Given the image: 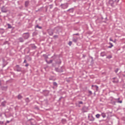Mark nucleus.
Here are the masks:
<instances>
[{
    "mask_svg": "<svg viewBox=\"0 0 125 125\" xmlns=\"http://www.w3.org/2000/svg\"><path fill=\"white\" fill-rule=\"evenodd\" d=\"M28 66H29V63H26V64L25 65V67H28Z\"/></svg>",
    "mask_w": 125,
    "mask_h": 125,
    "instance_id": "nucleus-43",
    "label": "nucleus"
},
{
    "mask_svg": "<svg viewBox=\"0 0 125 125\" xmlns=\"http://www.w3.org/2000/svg\"><path fill=\"white\" fill-rule=\"evenodd\" d=\"M80 34H79V33H76V34H73V36H79Z\"/></svg>",
    "mask_w": 125,
    "mask_h": 125,
    "instance_id": "nucleus-41",
    "label": "nucleus"
},
{
    "mask_svg": "<svg viewBox=\"0 0 125 125\" xmlns=\"http://www.w3.org/2000/svg\"><path fill=\"white\" fill-rule=\"evenodd\" d=\"M9 123H10V121H7V124H9Z\"/></svg>",
    "mask_w": 125,
    "mask_h": 125,
    "instance_id": "nucleus-50",
    "label": "nucleus"
},
{
    "mask_svg": "<svg viewBox=\"0 0 125 125\" xmlns=\"http://www.w3.org/2000/svg\"><path fill=\"white\" fill-rule=\"evenodd\" d=\"M23 98V96H21V95L19 94L18 96V99H22Z\"/></svg>",
    "mask_w": 125,
    "mask_h": 125,
    "instance_id": "nucleus-27",
    "label": "nucleus"
},
{
    "mask_svg": "<svg viewBox=\"0 0 125 125\" xmlns=\"http://www.w3.org/2000/svg\"><path fill=\"white\" fill-rule=\"evenodd\" d=\"M14 70L17 72H22V67H20V65L17 64L14 67Z\"/></svg>",
    "mask_w": 125,
    "mask_h": 125,
    "instance_id": "nucleus-1",
    "label": "nucleus"
},
{
    "mask_svg": "<svg viewBox=\"0 0 125 125\" xmlns=\"http://www.w3.org/2000/svg\"><path fill=\"white\" fill-rule=\"evenodd\" d=\"M35 28H38V29H42V27L39 26V24H37Z\"/></svg>",
    "mask_w": 125,
    "mask_h": 125,
    "instance_id": "nucleus-30",
    "label": "nucleus"
},
{
    "mask_svg": "<svg viewBox=\"0 0 125 125\" xmlns=\"http://www.w3.org/2000/svg\"><path fill=\"white\" fill-rule=\"evenodd\" d=\"M62 68H63V66L61 67V69H59L58 68H56L55 70L56 71V72H59V73H62L63 71V69H62Z\"/></svg>",
    "mask_w": 125,
    "mask_h": 125,
    "instance_id": "nucleus-7",
    "label": "nucleus"
},
{
    "mask_svg": "<svg viewBox=\"0 0 125 125\" xmlns=\"http://www.w3.org/2000/svg\"><path fill=\"white\" fill-rule=\"evenodd\" d=\"M18 41L19 42H24V39H23L22 37H20L18 39Z\"/></svg>",
    "mask_w": 125,
    "mask_h": 125,
    "instance_id": "nucleus-16",
    "label": "nucleus"
},
{
    "mask_svg": "<svg viewBox=\"0 0 125 125\" xmlns=\"http://www.w3.org/2000/svg\"><path fill=\"white\" fill-rule=\"evenodd\" d=\"M22 37L24 40H28L30 37V34H29L28 32L24 33L23 34Z\"/></svg>",
    "mask_w": 125,
    "mask_h": 125,
    "instance_id": "nucleus-3",
    "label": "nucleus"
},
{
    "mask_svg": "<svg viewBox=\"0 0 125 125\" xmlns=\"http://www.w3.org/2000/svg\"><path fill=\"white\" fill-rule=\"evenodd\" d=\"M39 20H40V21H41V18H39Z\"/></svg>",
    "mask_w": 125,
    "mask_h": 125,
    "instance_id": "nucleus-57",
    "label": "nucleus"
},
{
    "mask_svg": "<svg viewBox=\"0 0 125 125\" xmlns=\"http://www.w3.org/2000/svg\"><path fill=\"white\" fill-rule=\"evenodd\" d=\"M1 30H3V29L1 28Z\"/></svg>",
    "mask_w": 125,
    "mask_h": 125,
    "instance_id": "nucleus-59",
    "label": "nucleus"
},
{
    "mask_svg": "<svg viewBox=\"0 0 125 125\" xmlns=\"http://www.w3.org/2000/svg\"><path fill=\"white\" fill-rule=\"evenodd\" d=\"M53 84L54 86H56V87H57V86H58V84H57V83H56V82H53Z\"/></svg>",
    "mask_w": 125,
    "mask_h": 125,
    "instance_id": "nucleus-25",
    "label": "nucleus"
},
{
    "mask_svg": "<svg viewBox=\"0 0 125 125\" xmlns=\"http://www.w3.org/2000/svg\"><path fill=\"white\" fill-rule=\"evenodd\" d=\"M120 1V0H110V2H112V3H111V5H113L114 3H118V2Z\"/></svg>",
    "mask_w": 125,
    "mask_h": 125,
    "instance_id": "nucleus-10",
    "label": "nucleus"
},
{
    "mask_svg": "<svg viewBox=\"0 0 125 125\" xmlns=\"http://www.w3.org/2000/svg\"><path fill=\"white\" fill-rule=\"evenodd\" d=\"M61 63H62V62L60 60L57 62V64H58L59 65H60Z\"/></svg>",
    "mask_w": 125,
    "mask_h": 125,
    "instance_id": "nucleus-36",
    "label": "nucleus"
},
{
    "mask_svg": "<svg viewBox=\"0 0 125 125\" xmlns=\"http://www.w3.org/2000/svg\"><path fill=\"white\" fill-rule=\"evenodd\" d=\"M33 36H36L37 35V33L36 32H34L33 33Z\"/></svg>",
    "mask_w": 125,
    "mask_h": 125,
    "instance_id": "nucleus-46",
    "label": "nucleus"
},
{
    "mask_svg": "<svg viewBox=\"0 0 125 125\" xmlns=\"http://www.w3.org/2000/svg\"><path fill=\"white\" fill-rule=\"evenodd\" d=\"M7 26H8V29H11V28H12V26H11V25L9 23H7Z\"/></svg>",
    "mask_w": 125,
    "mask_h": 125,
    "instance_id": "nucleus-28",
    "label": "nucleus"
},
{
    "mask_svg": "<svg viewBox=\"0 0 125 125\" xmlns=\"http://www.w3.org/2000/svg\"><path fill=\"white\" fill-rule=\"evenodd\" d=\"M110 46L108 47V48H112L113 46H114V45H113V43L109 42Z\"/></svg>",
    "mask_w": 125,
    "mask_h": 125,
    "instance_id": "nucleus-23",
    "label": "nucleus"
},
{
    "mask_svg": "<svg viewBox=\"0 0 125 125\" xmlns=\"http://www.w3.org/2000/svg\"><path fill=\"white\" fill-rule=\"evenodd\" d=\"M29 1H26L25 2V7H28V6L29 5Z\"/></svg>",
    "mask_w": 125,
    "mask_h": 125,
    "instance_id": "nucleus-21",
    "label": "nucleus"
},
{
    "mask_svg": "<svg viewBox=\"0 0 125 125\" xmlns=\"http://www.w3.org/2000/svg\"><path fill=\"white\" fill-rule=\"evenodd\" d=\"M116 99H112L111 101V104L113 105H116V103H117V101L115 100Z\"/></svg>",
    "mask_w": 125,
    "mask_h": 125,
    "instance_id": "nucleus-12",
    "label": "nucleus"
},
{
    "mask_svg": "<svg viewBox=\"0 0 125 125\" xmlns=\"http://www.w3.org/2000/svg\"><path fill=\"white\" fill-rule=\"evenodd\" d=\"M25 101L27 103H29V102H30V100L29 99V98H26L25 99Z\"/></svg>",
    "mask_w": 125,
    "mask_h": 125,
    "instance_id": "nucleus-26",
    "label": "nucleus"
},
{
    "mask_svg": "<svg viewBox=\"0 0 125 125\" xmlns=\"http://www.w3.org/2000/svg\"><path fill=\"white\" fill-rule=\"evenodd\" d=\"M0 87L2 86H1V81L0 80Z\"/></svg>",
    "mask_w": 125,
    "mask_h": 125,
    "instance_id": "nucleus-48",
    "label": "nucleus"
},
{
    "mask_svg": "<svg viewBox=\"0 0 125 125\" xmlns=\"http://www.w3.org/2000/svg\"><path fill=\"white\" fill-rule=\"evenodd\" d=\"M62 121H66L65 120H62Z\"/></svg>",
    "mask_w": 125,
    "mask_h": 125,
    "instance_id": "nucleus-58",
    "label": "nucleus"
},
{
    "mask_svg": "<svg viewBox=\"0 0 125 125\" xmlns=\"http://www.w3.org/2000/svg\"><path fill=\"white\" fill-rule=\"evenodd\" d=\"M5 104H6V101L2 102L1 103V106H2L3 107H5Z\"/></svg>",
    "mask_w": 125,
    "mask_h": 125,
    "instance_id": "nucleus-20",
    "label": "nucleus"
},
{
    "mask_svg": "<svg viewBox=\"0 0 125 125\" xmlns=\"http://www.w3.org/2000/svg\"><path fill=\"white\" fill-rule=\"evenodd\" d=\"M100 56H101L102 57H104V56H106V52H105V51L102 52L100 53Z\"/></svg>",
    "mask_w": 125,
    "mask_h": 125,
    "instance_id": "nucleus-14",
    "label": "nucleus"
},
{
    "mask_svg": "<svg viewBox=\"0 0 125 125\" xmlns=\"http://www.w3.org/2000/svg\"><path fill=\"white\" fill-rule=\"evenodd\" d=\"M72 43H73V42H72V41H69L68 42V45H69V46H71V45H72Z\"/></svg>",
    "mask_w": 125,
    "mask_h": 125,
    "instance_id": "nucleus-33",
    "label": "nucleus"
},
{
    "mask_svg": "<svg viewBox=\"0 0 125 125\" xmlns=\"http://www.w3.org/2000/svg\"><path fill=\"white\" fill-rule=\"evenodd\" d=\"M94 85H92V87H94Z\"/></svg>",
    "mask_w": 125,
    "mask_h": 125,
    "instance_id": "nucleus-54",
    "label": "nucleus"
},
{
    "mask_svg": "<svg viewBox=\"0 0 125 125\" xmlns=\"http://www.w3.org/2000/svg\"><path fill=\"white\" fill-rule=\"evenodd\" d=\"M54 39H58V35H54L53 36Z\"/></svg>",
    "mask_w": 125,
    "mask_h": 125,
    "instance_id": "nucleus-37",
    "label": "nucleus"
},
{
    "mask_svg": "<svg viewBox=\"0 0 125 125\" xmlns=\"http://www.w3.org/2000/svg\"><path fill=\"white\" fill-rule=\"evenodd\" d=\"M115 100H116V101L117 103H123L122 101H120V98H119L118 99H115Z\"/></svg>",
    "mask_w": 125,
    "mask_h": 125,
    "instance_id": "nucleus-18",
    "label": "nucleus"
},
{
    "mask_svg": "<svg viewBox=\"0 0 125 125\" xmlns=\"http://www.w3.org/2000/svg\"><path fill=\"white\" fill-rule=\"evenodd\" d=\"M109 41H110V42H113V39L112 38H110Z\"/></svg>",
    "mask_w": 125,
    "mask_h": 125,
    "instance_id": "nucleus-47",
    "label": "nucleus"
},
{
    "mask_svg": "<svg viewBox=\"0 0 125 125\" xmlns=\"http://www.w3.org/2000/svg\"><path fill=\"white\" fill-rule=\"evenodd\" d=\"M88 93H89V94H90V95L92 94V92L91 91H88Z\"/></svg>",
    "mask_w": 125,
    "mask_h": 125,
    "instance_id": "nucleus-39",
    "label": "nucleus"
},
{
    "mask_svg": "<svg viewBox=\"0 0 125 125\" xmlns=\"http://www.w3.org/2000/svg\"><path fill=\"white\" fill-rule=\"evenodd\" d=\"M96 117L97 119H99L100 118V114H97V115H96Z\"/></svg>",
    "mask_w": 125,
    "mask_h": 125,
    "instance_id": "nucleus-32",
    "label": "nucleus"
},
{
    "mask_svg": "<svg viewBox=\"0 0 125 125\" xmlns=\"http://www.w3.org/2000/svg\"><path fill=\"white\" fill-rule=\"evenodd\" d=\"M28 60H29V61H31V60H32V58L29 57Z\"/></svg>",
    "mask_w": 125,
    "mask_h": 125,
    "instance_id": "nucleus-44",
    "label": "nucleus"
},
{
    "mask_svg": "<svg viewBox=\"0 0 125 125\" xmlns=\"http://www.w3.org/2000/svg\"><path fill=\"white\" fill-rule=\"evenodd\" d=\"M88 109V107H86L85 106H84L82 108V111L84 113H85L86 112H87V109Z\"/></svg>",
    "mask_w": 125,
    "mask_h": 125,
    "instance_id": "nucleus-8",
    "label": "nucleus"
},
{
    "mask_svg": "<svg viewBox=\"0 0 125 125\" xmlns=\"http://www.w3.org/2000/svg\"><path fill=\"white\" fill-rule=\"evenodd\" d=\"M3 122L0 121V125H3Z\"/></svg>",
    "mask_w": 125,
    "mask_h": 125,
    "instance_id": "nucleus-45",
    "label": "nucleus"
},
{
    "mask_svg": "<svg viewBox=\"0 0 125 125\" xmlns=\"http://www.w3.org/2000/svg\"><path fill=\"white\" fill-rule=\"evenodd\" d=\"M43 56H45V58H48V56H47V55H43Z\"/></svg>",
    "mask_w": 125,
    "mask_h": 125,
    "instance_id": "nucleus-42",
    "label": "nucleus"
},
{
    "mask_svg": "<svg viewBox=\"0 0 125 125\" xmlns=\"http://www.w3.org/2000/svg\"><path fill=\"white\" fill-rule=\"evenodd\" d=\"M23 63H27V61H26V60H25L23 62Z\"/></svg>",
    "mask_w": 125,
    "mask_h": 125,
    "instance_id": "nucleus-49",
    "label": "nucleus"
},
{
    "mask_svg": "<svg viewBox=\"0 0 125 125\" xmlns=\"http://www.w3.org/2000/svg\"><path fill=\"white\" fill-rule=\"evenodd\" d=\"M112 42H116V41H113Z\"/></svg>",
    "mask_w": 125,
    "mask_h": 125,
    "instance_id": "nucleus-55",
    "label": "nucleus"
},
{
    "mask_svg": "<svg viewBox=\"0 0 125 125\" xmlns=\"http://www.w3.org/2000/svg\"><path fill=\"white\" fill-rule=\"evenodd\" d=\"M51 80H52V79H51V78H50V79H49V80H50V81H51Z\"/></svg>",
    "mask_w": 125,
    "mask_h": 125,
    "instance_id": "nucleus-56",
    "label": "nucleus"
},
{
    "mask_svg": "<svg viewBox=\"0 0 125 125\" xmlns=\"http://www.w3.org/2000/svg\"><path fill=\"white\" fill-rule=\"evenodd\" d=\"M94 87H95L96 90L97 91V90H98V86H97V85H95Z\"/></svg>",
    "mask_w": 125,
    "mask_h": 125,
    "instance_id": "nucleus-34",
    "label": "nucleus"
},
{
    "mask_svg": "<svg viewBox=\"0 0 125 125\" xmlns=\"http://www.w3.org/2000/svg\"><path fill=\"white\" fill-rule=\"evenodd\" d=\"M55 29L56 30L57 32H56V34H59V32H60V27H56Z\"/></svg>",
    "mask_w": 125,
    "mask_h": 125,
    "instance_id": "nucleus-17",
    "label": "nucleus"
},
{
    "mask_svg": "<svg viewBox=\"0 0 125 125\" xmlns=\"http://www.w3.org/2000/svg\"><path fill=\"white\" fill-rule=\"evenodd\" d=\"M31 47L32 48H33V49H36V48H37V46L35 45V44H32L31 45Z\"/></svg>",
    "mask_w": 125,
    "mask_h": 125,
    "instance_id": "nucleus-24",
    "label": "nucleus"
},
{
    "mask_svg": "<svg viewBox=\"0 0 125 125\" xmlns=\"http://www.w3.org/2000/svg\"><path fill=\"white\" fill-rule=\"evenodd\" d=\"M91 58L92 59V61H93V58L92 57H91Z\"/></svg>",
    "mask_w": 125,
    "mask_h": 125,
    "instance_id": "nucleus-51",
    "label": "nucleus"
},
{
    "mask_svg": "<svg viewBox=\"0 0 125 125\" xmlns=\"http://www.w3.org/2000/svg\"><path fill=\"white\" fill-rule=\"evenodd\" d=\"M50 9L53 8V4H51L49 5Z\"/></svg>",
    "mask_w": 125,
    "mask_h": 125,
    "instance_id": "nucleus-35",
    "label": "nucleus"
},
{
    "mask_svg": "<svg viewBox=\"0 0 125 125\" xmlns=\"http://www.w3.org/2000/svg\"><path fill=\"white\" fill-rule=\"evenodd\" d=\"M101 116L103 118H106V114L104 113H102Z\"/></svg>",
    "mask_w": 125,
    "mask_h": 125,
    "instance_id": "nucleus-29",
    "label": "nucleus"
},
{
    "mask_svg": "<svg viewBox=\"0 0 125 125\" xmlns=\"http://www.w3.org/2000/svg\"><path fill=\"white\" fill-rule=\"evenodd\" d=\"M62 99V97L60 98L59 100H61Z\"/></svg>",
    "mask_w": 125,
    "mask_h": 125,
    "instance_id": "nucleus-53",
    "label": "nucleus"
},
{
    "mask_svg": "<svg viewBox=\"0 0 125 125\" xmlns=\"http://www.w3.org/2000/svg\"><path fill=\"white\" fill-rule=\"evenodd\" d=\"M0 88L2 90H4V91L7 90V86H1Z\"/></svg>",
    "mask_w": 125,
    "mask_h": 125,
    "instance_id": "nucleus-15",
    "label": "nucleus"
},
{
    "mask_svg": "<svg viewBox=\"0 0 125 125\" xmlns=\"http://www.w3.org/2000/svg\"><path fill=\"white\" fill-rule=\"evenodd\" d=\"M112 55H108L106 57V59H111V58H112Z\"/></svg>",
    "mask_w": 125,
    "mask_h": 125,
    "instance_id": "nucleus-31",
    "label": "nucleus"
},
{
    "mask_svg": "<svg viewBox=\"0 0 125 125\" xmlns=\"http://www.w3.org/2000/svg\"><path fill=\"white\" fill-rule=\"evenodd\" d=\"M41 9H42V8H41L40 9H39L38 11H41Z\"/></svg>",
    "mask_w": 125,
    "mask_h": 125,
    "instance_id": "nucleus-52",
    "label": "nucleus"
},
{
    "mask_svg": "<svg viewBox=\"0 0 125 125\" xmlns=\"http://www.w3.org/2000/svg\"><path fill=\"white\" fill-rule=\"evenodd\" d=\"M79 104H83V103L82 101L79 102Z\"/></svg>",
    "mask_w": 125,
    "mask_h": 125,
    "instance_id": "nucleus-40",
    "label": "nucleus"
},
{
    "mask_svg": "<svg viewBox=\"0 0 125 125\" xmlns=\"http://www.w3.org/2000/svg\"><path fill=\"white\" fill-rule=\"evenodd\" d=\"M42 94L44 95V96H48V94H49V91L47 90H43Z\"/></svg>",
    "mask_w": 125,
    "mask_h": 125,
    "instance_id": "nucleus-5",
    "label": "nucleus"
},
{
    "mask_svg": "<svg viewBox=\"0 0 125 125\" xmlns=\"http://www.w3.org/2000/svg\"><path fill=\"white\" fill-rule=\"evenodd\" d=\"M60 7L62 9H66L69 7V4L68 3H62L61 4Z\"/></svg>",
    "mask_w": 125,
    "mask_h": 125,
    "instance_id": "nucleus-2",
    "label": "nucleus"
},
{
    "mask_svg": "<svg viewBox=\"0 0 125 125\" xmlns=\"http://www.w3.org/2000/svg\"><path fill=\"white\" fill-rule=\"evenodd\" d=\"M112 80H114L113 81H112V82L113 83H119V80L117 79V78L116 77L112 78Z\"/></svg>",
    "mask_w": 125,
    "mask_h": 125,
    "instance_id": "nucleus-11",
    "label": "nucleus"
},
{
    "mask_svg": "<svg viewBox=\"0 0 125 125\" xmlns=\"http://www.w3.org/2000/svg\"><path fill=\"white\" fill-rule=\"evenodd\" d=\"M54 31L52 29H49L48 30V33L49 34V36H53V34H54Z\"/></svg>",
    "mask_w": 125,
    "mask_h": 125,
    "instance_id": "nucleus-6",
    "label": "nucleus"
},
{
    "mask_svg": "<svg viewBox=\"0 0 125 125\" xmlns=\"http://www.w3.org/2000/svg\"><path fill=\"white\" fill-rule=\"evenodd\" d=\"M75 11V8H71L67 10L66 11L67 12H69V13H73Z\"/></svg>",
    "mask_w": 125,
    "mask_h": 125,
    "instance_id": "nucleus-9",
    "label": "nucleus"
},
{
    "mask_svg": "<svg viewBox=\"0 0 125 125\" xmlns=\"http://www.w3.org/2000/svg\"><path fill=\"white\" fill-rule=\"evenodd\" d=\"M94 120H95V119L92 115L89 118V121H90V122H94Z\"/></svg>",
    "mask_w": 125,
    "mask_h": 125,
    "instance_id": "nucleus-19",
    "label": "nucleus"
},
{
    "mask_svg": "<svg viewBox=\"0 0 125 125\" xmlns=\"http://www.w3.org/2000/svg\"><path fill=\"white\" fill-rule=\"evenodd\" d=\"M79 40V38L78 37H74L72 39V41L73 42H78V40Z\"/></svg>",
    "mask_w": 125,
    "mask_h": 125,
    "instance_id": "nucleus-13",
    "label": "nucleus"
},
{
    "mask_svg": "<svg viewBox=\"0 0 125 125\" xmlns=\"http://www.w3.org/2000/svg\"><path fill=\"white\" fill-rule=\"evenodd\" d=\"M1 11L3 13H6V12H7V8L5 7L4 6H3L1 8Z\"/></svg>",
    "mask_w": 125,
    "mask_h": 125,
    "instance_id": "nucleus-4",
    "label": "nucleus"
},
{
    "mask_svg": "<svg viewBox=\"0 0 125 125\" xmlns=\"http://www.w3.org/2000/svg\"><path fill=\"white\" fill-rule=\"evenodd\" d=\"M45 61H46L47 64H51V63H52L53 61L52 60H50L49 61V62H48V61H47V60H46Z\"/></svg>",
    "mask_w": 125,
    "mask_h": 125,
    "instance_id": "nucleus-22",
    "label": "nucleus"
},
{
    "mask_svg": "<svg viewBox=\"0 0 125 125\" xmlns=\"http://www.w3.org/2000/svg\"><path fill=\"white\" fill-rule=\"evenodd\" d=\"M115 72L116 74H117V73H118V72H119V68H117L116 69H115Z\"/></svg>",
    "mask_w": 125,
    "mask_h": 125,
    "instance_id": "nucleus-38",
    "label": "nucleus"
}]
</instances>
